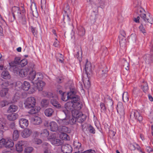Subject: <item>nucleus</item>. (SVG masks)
Here are the masks:
<instances>
[{
    "label": "nucleus",
    "mask_w": 153,
    "mask_h": 153,
    "mask_svg": "<svg viewBox=\"0 0 153 153\" xmlns=\"http://www.w3.org/2000/svg\"><path fill=\"white\" fill-rule=\"evenodd\" d=\"M36 102V100L34 97H29L26 99L24 103L25 108L27 109H31L29 112L30 114H36L40 109L39 108L36 109L35 107Z\"/></svg>",
    "instance_id": "nucleus-1"
},
{
    "label": "nucleus",
    "mask_w": 153,
    "mask_h": 153,
    "mask_svg": "<svg viewBox=\"0 0 153 153\" xmlns=\"http://www.w3.org/2000/svg\"><path fill=\"white\" fill-rule=\"evenodd\" d=\"M69 84H71L69 88L71 91V93H68L69 96H68V97H70V100H71V102H72L73 103H76L79 101V97L78 95H76L75 89L72 82H70Z\"/></svg>",
    "instance_id": "nucleus-2"
},
{
    "label": "nucleus",
    "mask_w": 153,
    "mask_h": 153,
    "mask_svg": "<svg viewBox=\"0 0 153 153\" xmlns=\"http://www.w3.org/2000/svg\"><path fill=\"white\" fill-rule=\"evenodd\" d=\"M72 115L76 118L77 121L82 123L85 120L86 116L82 114L81 112H79L78 110H75L72 112Z\"/></svg>",
    "instance_id": "nucleus-3"
},
{
    "label": "nucleus",
    "mask_w": 153,
    "mask_h": 153,
    "mask_svg": "<svg viewBox=\"0 0 153 153\" xmlns=\"http://www.w3.org/2000/svg\"><path fill=\"white\" fill-rule=\"evenodd\" d=\"M64 107L66 109V110H63L62 112L64 114L65 117L66 116L67 113L68 111H71L72 112L75 111L74 110V104L71 101L67 102L64 105Z\"/></svg>",
    "instance_id": "nucleus-4"
},
{
    "label": "nucleus",
    "mask_w": 153,
    "mask_h": 153,
    "mask_svg": "<svg viewBox=\"0 0 153 153\" xmlns=\"http://www.w3.org/2000/svg\"><path fill=\"white\" fill-rule=\"evenodd\" d=\"M150 46L151 48L150 54L146 55L145 57L146 62L148 64L153 63V41L151 42Z\"/></svg>",
    "instance_id": "nucleus-5"
},
{
    "label": "nucleus",
    "mask_w": 153,
    "mask_h": 153,
    "mask_svg": "<svg viewBox=\"0 0 153 153\" xmlns=\"http://www.w3.org/2000/svg\"><path fill=\"white\" fill-rule=\"evenodd\" d=\"M130 117L133 120L136 119L140 122L143 120L142 117L140 115L139 113L137 111H132L130 114Z\"/></svg>",
    "instance_id": "nucleus-6"
},
{
    "label": "nucleus",
    "mask_w": 153,
    "mask_h": 153,
    "mask_svg": "<svg viewBox=\"0 0 153 153\" xmlns=\"http://www.w3.org/2000/svg\"><path fill=\"white\" fill-rule=\"evenodd\" d=\"M19 8L18 7L14 6L12 8V13L13 18V21H14L18 16L20 15L21 13L20 11Z\"/></svg>",
    "instance_id": "nucleus-7"
},
{
    "label": "nucleus",
    "mask_w": 153,
    "mask_h": 153,
    "mask_svg": "<svg viewBox=\"0 0 153 153\" xmlns=\"http://www.w3.org/2000/svg\"><path fill=\"white\" fill-rule=\"evenodd\" d=\"M86 62L85 65V71L88 77H89V75L92 73V70L91 68V65L90 62L86 59Z\"/></svg>",
    "instance_id": "nucleus-8"
},
{
    "label": "nucleus",
    "mask_w": 153,
    "mask_h": 153,
    "mask_svg": "<svg viewBox=\"0 0 153 153\" xmlns=\"http://www.w3.org/2000/svg\"><path fill=\"white\" fill-rule=\"evenodd\" d=\"M9 65L10 70L12 71L15 74L18 75L20 73V70L22 69L19 65H14L13 63H9Z\"/></svg>",
    "instance_id": "nucleus-9"
},
{
    "label": "nucleus",
    "mask_w": 153,
    "mask_h": 153,
    "mask_svg": "<svg viewBox=\"0 0 153 153\" xmlns=\"http://www.w3.org/2000/svg\"><path fill=\"white\" fill-rule=\"evenodd\" d=\"M140 16L143 19V21L146 23H149L152 24L153 23V20L152 18L149 15H146L145 14H140Z\"/></svg>",
    "instance_id": "nucleus-10"
},
{
    "label": "nucleus",
    "mask_w": 153,
    "mask_h": 153,
    "mask_svg": "<svg viewBox=\"0 0 153 153\" xmlns=\"http://www.w3.org/2000/svg\"><path fill=\"white\" fill-rule=\"evenodd\" d=\"M117 112L122 117H124L125 112L124 108L123 103L120 102H118L117 108Z\"/></svg>",
    "instance_id": "nucleus-11"
},
{
    "label": "nucleus",
    "mask_w": 153,
    "mask_h": 153,
    "mask_svg": "<svg viewBox=\"0 0 153 153\" xmlns=\"http://www.w3.org/2000/svg\"><path fill=\"white\" fill-rule=\"evenodd\" d=\"M57 96H55L54 97L51 99L50 102L56 108L58 109L61 108L62 106L57 101Z\"/></svg>",
    "instance_id": "nucleus-12"
},
{
    "label": "nucleus",
    "mask_w": 153,
    "mask_h": 153,
    "mask_svg": "<svg viewBox=\"0 0 153 153\" xmlns=\"http://www.w3.org/2000/svg\"><path fill=\"white\" fill-rule=\"evenodd\" d=\"M8 129L7 124L6 120L3 118H0V130L2 132H4Z\"/></svg>",
    "instance_id": "nucleus-13"
},
{
    "label": "nucleus",
    "mask_w": 153,
    "mask_h": 153,
    "mask_svg": "<svg viewBox=\"0 0 153 153\" xmlns=\"http://www.w3.org/2000/svg\"><path fill=\"white\" fill-rule=\"evenodd\" d=\"M61 149L64 153H71L72 149L71 146L68 144H64L61 146Z\"/></svg>",
    "instance_id": "nucleus-14"
},
{
    "label": "nucleus",
    "mask_w": 153,
    "mask_h": 153,
    "mask_svg": "<svg viewBox=\"0 0 153 153\" xmlns=\"http://www.w3.org/2000/svg\"><path fill=\"white\" fill-rule=\"evenodd\" d=\"M55 134H53L52 136H51V138H50L52 143L57 146L62 145V143L61 142L60 140L57 139L55 137Z\"/></svg>",
    "instance_id": "nucleus-15"
},
{
    "label": "nucleus",
    "mask_w": 153,
    "mask_h": 153,
    "mask_svg": "<svg viewBox=\"0 0 153 153\" xmlns=\"http://www.w3.org/2000/svg\"><path fill=\"white\" fill-rule=\"evenodd\" d=\"M32 131L29 128H25L21 133V134L22 137L24 138L29 137L31 134Z\"/></svg>",
    "instance_id": "nucleus-16"
},
{
    "label": "nucleus",
    "mask_w": 153,
    "mask_h": 153,
    "mask_svg": "<svg viewBox=\"0 0 153 153\" xmlns=\"http://www.w3.org/2000/svg\"><path fill=\"white\" fill-rule=\"evenodd\" d=\"M36 72L35 71L32 70L30 72L29 74V79L32 81V82L33 83H36V79H38L39 77H37L36 78V79H35L36 77Z\"/></svg>",
    "instance_id": "nucleus-17"
},
{
    "label": "nucleus",
    "mask_w": 153,
    "mask_h": 153,
    "mask_svg": "<svg viewBox=\"0 0 153 153\" xmlns=\"http://www.w3.org/2000/svg\"><path fill=\"white\" fill-rule=\"evenodd\" d=\"M49 127L50 130L53 132H56L58 130L59 128L57 124L54 121H52L50 123Z\"/></svg>",
    "instance_id": "nucleus-18"
},
{
    "label": "nucleus",
    "mask_w": 153,
    "mask_h": 153,
    "mask_svg": "<svg viewBox=\"0 0 153 153\" xmlns=\"http://www.w3.org/2000/svg\"><path fill=\"white\" fill-rule=\"evenodd\" d=\"M36 83H33V84L35 85H36L37 88L39 91H42L43 88L44 87L45 85V82L41 80H39L38 82L37 80L36 81Z\"/></svg>",
    "instance_id": "nucleus-19"
},
{
    "label": "nucleus",
    "mask_w": 153,
    "mask_h": 153,
    "mask_svg": "<svg viewBox=\"0 0 153 153\" xmlns=\"http://www.w3.org/2000/svg\"><path fill=\"white\" fill-rule=\"evenodd\" d=\"M19 124L21 128H24L28 126V121L26 119L22 118L19 120Z\"/></svg>",
    "instance_id": "nucleus-20"
},
{
    "label": "nucleus",
    "mask_w": 153,
    "mask_h": 153,
    "mask_svg": "<svg viewBox=\"0 0 153 153\" xmlns=\"http://www.w3.org/2000/svg\"><path fill=\"white\" fill-rule=\"evenodd\" d=\"M25 143V142L22 141L18 142L16 146V151L18 152H22L24 147Z\"/></svg>",
    "instance_id": "nucleus-21"
},
{
    "label": "nucleus",
    "mask_w": 153,
    "mask_h": 153,
    "mask_svg": "<svg viewBox=\"0 0 153 153\" xmlns=\"http://www.w3.org/2000/svg\"><path fill=\"white\" fill-rule=\"evenodd\" d=\"M30 10L32 11L33 16L35 17L38 16L37 10L35 4L32 3L31 5Z\"/></svg>",
    "instance_id": "nucleus-22"
},
{
    "label": "nucleus",
    "mask_w": 153,
    "mask_h": 153,
    "mask_svg": "<svg viewBox=\"0 0 153 153\" xmlns=\"http://www.w3.org/2000/svg\"><path fill=\"white\" fill-rule=\"evenodd\" d=\"M31 122L34 125H39L42 123V120L40 117L36 116L31 118Z\"/></svg>",
    "instance_id": "nucleus-23"
},
{
    "label": "nucleus",
    "mask_w": 153,
    "mask_h": 153,
    "mask_svg": "<svg viewBox=\"0 0 153 153\" xmlns=\"http://www.w3.org/2000/svg\"><path fill=\"white\" fill-rule=\"evenodd\" d=\"M29 71V70L28 68L22 69L21 70H20V73L18 75L22 77H25L27 75Z\"/></svg>",
    "instance_id": "nucleus-24"
},
{
    "label": "nucleus",
    "mask_w": 153,
    "mask_h": 153,
    "mask_svg": "<svg viewBox=\"0 0 153 153\" xmlns=\"http://www.w3.org/2000/svg\"><path fill=\"white\" fill-rule=\"evenodd\" d=\"M4 144L5 147L10 148L13 146L14 143L12 140L9 139L5 140V141Z\"/></svg>",
    "instance_id": "nucleus-25"
},
{
    "label": "nucleus",
    "mask_w": 153,
    "mask_h": 153,
    "mask_svg": "<svg viewBox=\"0 0 153 153\" xmlns=\"http://www.w3.org/2000/svg\"><path fill=\"white\" fill-rule=\"evenodd\" d=\"M58 131L61 133H69L71 131L69 128L66 126H59Z\"/></svg>",
    "instance_id": "nucleus-26"
},
{
    "label": "nucleus",
    "mask_w": 153,
    "mask_h": 153,
    "mask_svg": "<svg viewBox=\"0 0 153 153\" xmlns=\"http://www.w3.org/2000/svg\"><path fill=\"white\" fill-rule=\"evenodd\" d=\"M18 117V115L16 113L10 114L7 116V119L10 121H13L17 119Z\"/></svg>",
    "instance_id": "nucleus-27"
},
{
    "label": "nucleus",
    "mask_w": 153,
    "mask_h": 153,
    "mask_svg": "<svg viewBox=\"0 0 153 153\" xmlns=\"http://www.w3.org/2000/svg\"><path fill=\"white\" fill-rule=\"evenodd\" d=\"M54 112L53 109L51 108H48L45 110V115L48 117H51Z\"/></svg>",
    "instance_id": "nucleus-28"
},
{
    "label": "nucleus",
    "mask_w": 153,
    "mask_h": 153,
    "mask_svg": "<svg viewBox=\"0 0 153 153\" xmlns=\"http://www.w3.org/2000/svg\"><path fill=\"white\" fill-rule=\"evenodd\" d=\"M11 84L7 80H5L1 79H0V85H1L3 88L4 87L8 86Z\"/></svg>",
    "instance_id": "nucleus-29"
},
{
    "label": "nucleus",
    "mask_w": 153,
    "mask_h": 153,
    "mask_svg": "<svg viewBox=\"0 0 153 153\" xmlns=\"http://www.w3.org/2000/svg\"><path fill=\"white\" fill-rule=\"evenodd\" d=\"M105 102L108 109L112 110L113 109V107L112 106L113 102L112 100L108 98L106 100Z\"/></svg>",
    "instance_id": "nucleus-30"
},
{
    "label": "nucleus",
    "mask_w": 153,
    "mask_h": 153,
    "mask_svg": "<svg viewBox=\"0 0 153 153\" xmlns=\"http://www.w3.org/2000/svg\"><path fill=\"white\" fill-rule=\"evenodd\" d=\"M17 18L19 20V22L21 23L22 24L25 25L26 23V18L25 15L24 14H20L19 16H18Z\"/></svg>",
    "instance_id": "nucleus-31"
},
{
    "label": "nucleus",
    "mask_w": 153,
    "mask_h": 153,
    "mask_svg": "<svg viewBox=\"0 0 153 153\" xmlns=\"http://www.w3.org/2000/svg\"><path fill=\"white\" fill-rule=\"evenodd\" d=\"M30 87V85L29 83L26 81H25L23 82L22 85V88L25 91H27Z\"/></svg>",
    "instance_id": "nucleus-32"
},
{
    "label": "nucleus",
    "mask_w": 153,
    "mask_h": 153,
    "mask_svg": "<svg viewBox=\"0 0 153 153\" xmlns=\"http://www.w3.org/2000/svg\"><path fill=\"white\" fill-rule=\"evenodd\" d=\"M18 109L17 106L14 105H12L9 107L7 111L8 113H12L16 111Z\"/></svg>",
    "instance_id": "nucleus-33"
},
{
    "label": "nucleus",
    "mask_w": 153,
    "mask_h": 153,
    "mask_svg": "<svg viewBox=\"0 0 153 153\" xmlns=\"http://www.w3.org/2000/svg\"><path fill=\"white\" fill-rule=\"evenodd\" d=\"M71 93V91L70 90V91L68 92L67 93L65 92H64L62 94V96L61 99L63 101H66L68 100H70V97H68L69 96L68 93Z\"/></svg>",
    "instance_id": "nucleus-34"
},
{
    "label": "nucleus",
    "mask_w": 153,
    "mask_h": 153,
    "mask_svg": "<svg viewBox=\"0 0 153 153\" xmlns=\"http://www.w3.org/2000/svg\"><path fill=\"white\" fill-rule=\"evenodd\" d=\"M1 77L5 79H10V76L9 72L7 71H3L1 73Z\"/></svg>",
    "instance_id": "nucleus-35"
},
{
    "label": "nucleus",
    "mask_w": 153,
    "mask_h": 153,
    "mask_svg": "<svg viewBox=\"0 0 153 153\" xmlns=\"http://www.w3.org/2000/svg\"><path fill=\"white\" fill-rule=\"evenodd\" d=\"M119 39L120 46L122 47H125L126 44V41L125 37L122 36H119Z\"/></svg>",
    "instance_id": "nucleus-36"
},
{
    "label": "nucleus",
    "mask_w": 153,
    "mask_h": 153,
    "mask_svg": "<svg viewBox=\"0 0 153 153\" xmlns=\"http://www.w3.org/2000/svg\"><path fill=\"white\" fill-rule=\"evenodd\" d=\"M137 39L136 35L134 34H131L128 39L129 42L132 43H135Z\"/></svg>",
    "instance_id": "nucleus-37"
},
{
    "label": "nucleus",
    "mask_w": 153,
    "mask_h": 153,
    "mask_svg": "<svg viewBox=\"0 0 153 153\" xmlns=\"http://www.w3.org/2000/svg\"><path fill=\"white\" fill-rule=\"evenodd\" d=\"M66 117H65V118L63 119H59L57 120L58 123L60 125H67L69 123L68 121L66 119H65Z\"/></svg>",
    "instance_id": "nucleus-38"
},
{
    "label": "nucleus",
    "mask_w": 153,
    "mask_h": 153,
    "mask_svg": "<svg viewBox=\"0 0 153 153\" xmlns=\"http://www.w3.org/2000/svg\"><path fill=\"white\" fill-rule=\"evenodd\" d=\"M78 34L80 36H83L85 33V31L84 28L82 27H79L78 28Z\"/></svg>",
    "instance_id": "nucleus-39"
},
{
    "label": "nucleus",
    "mask_w": 153,
    "mask_h": 153,
    "mask_svg": "<svg viewBox=\"0 0 153 153\" xmlns=\"http://www.w3.org/2000/svg\"><path fill=\"white\" fill-rule=\"evenodd\" d=\"M8 88H2L0 92V95L1 97H4L8 93Z\"/></svg>",
    "instance_id": "nucleus-40"
},
{
    "label": "nucleus",
    "mask_w": 153,
    "mask_h": 153,
    "mask_svg": "<svg viewBox=\"0 0 153 153\" xmlns=\"http://www.w3.org/2000/svg\"><path fill=\"white\" fill-rule=\"evenodd\" d=\"M19 133L17 130H15L13 132V137L14 140L16 141L19 137Z\"/></svg>",
    "instance_id": "nucleus-41"
},
{
    "label": "nucleus",
    "mask_w": 153,
    "mask_h": 153,
    "mask_svg": "<svg viewBox=\"0 0 153 153\" xmlns=\"http://www.w3.org/2000/svg\"><path fill=\"white\" fill-rule=\"evenodd\" d=\"M49 102L48 100L43 99L41 102V104L42 107H47L49 104Z\"/></svg>",
    "instance_id": "nucleus-42"
},
{
    "label": "nucleus",
    "mask_w": 153,
    "mask_h": 153,
    "mask_svg": "<svg viewBox=\"0 0 153 153\" xmlns=\"http://www.w3.org/2000/svg\"><path fill=\"white\" fill-rule=\"evenodd\" d=\"M70 13H64L63 14V21L65 23L69 22L70 20L68 16Z\"/></svg>",
    "instance_id": "nucleus-43"
},
{
    "label": "nucleus",
    "mask_w": 153,
    "mask_h": 153,
    "mask_svg": "<svg viewBox=\"0 0 153 153\" xmlns=\"http://www.w3.org/2000/svg\"><path fill=\"white\" fill-rule=\"evenodd\" d=\"M60 135V138L62 140H68L69 137L65 133H61Z\"/></svg>",
    "instance_id": "nucleus-44"
},
{
    "label": "nucleus",
    "mask_w": 153,
    "mask_h": 153,
    "mask_svg": "<svg viewBox=\"0 0 153 153\" xmlns=\"http://www.w3.org/2000/svg\"><path fill=\"white\" fill-rule=\"evenodd\" d=\"M73 104L74 108H75L76 109L78 110H79L81 108L82 105V104L80 103L79 101Z\"/></svg>",
    "instance_id": "nucleus-45"
},
{
    "label": "nucleus",
    "mask_w": 153,
    "mask_h": 153,
    "mask_svg": "<svg viewBox=\"0 0 153 153\" xmlns=\"http://www.w3.org/2000/svg\"><path fill=\"white\" fill-rule=\"evenodd\" d=\"M123 100L124 102H126L128 100V96L127 92H124L123 94Z\"/></svg>",
    "instance_id": "nucleus-46"
},
{
    "label": "nucleus",
    "mask_w": 153,
    "mask_h": 153,
    "mask_svg": "<svg viewBox=\"0 0 153 153\" xmlns=\"http://www.w3.org/2000/svg\"><path fill=\"white\" fill-rule=\"evenodd\" d=\"M63 9L64 13H70L69 6L68 4H65L64 5Z\"/></svg>",
    "instance_id": "nucleus-47"
},
{
    "label": "nucleus",
    "mask_w": 153,
    "mask_h": 153,
    "mask_svg": "<svg viewBox=\"0 0 153 153\" xmlns=\"http://www.w3.org/2000/svg\"><path fill=\"white\" fill-rule=\"evenodd\" d=\"M41 135L42 137H47L49 135V132L47 129H44L41 131Z\"/></svg>",
    "instance_id": "nucleus-48"
},
{
    "label": "nucleus",
    "mask_w": 153,
    "mask_h": 153,
    "mask_svg": "<svg viewBox=\"0 0 153 153\" xmlns=\"http://www.w3.org/2000/svg\"><path fill=\"white\" fill-rule=\"evenodd\" d=\"M20 59L19 57H16L15 58L13 62L10 63H13L14 65H19V62L20 61Z\"/></svg>",
    "instance_id": "nucleus-49"
},
{
    "label": "nucleus",
    "mask_w": 153,
    "mask_h": 153,
    "mask_svg": "<svg viewBox=\"0 0 153 153\" xmlns=\"http://www.w3.org/2000/svg\"><path fill=\"white\" fill-rule=\"evenodd\" d=\"M143 82L144 83V85H143V86L142 85V89L143 90L144 92L146 93L148 90V84L146 82H145L143 81Z\"/></svg>",
    "instance_id": "nucleus-50"
},
{
    "label": "nucleus",
    "mask_w": 153,
    "mask_h": 153,
    "mask_svg": "<svg viewBox=\"0 0 153 153\" xmlns=\"http://www.w3.org/2000/svg\"><path fill=\"white\" fill-rule=\"evenodd\" d=\"M27 64V61L26 59H23L19 62V66L23 67L26 65Z\"/></svg>",
    "instance_id": "nucleus-51"
},
{
    "label": "nucleus",
    "mask_w": 153,
    "mask_h": 153,
    "mask_svg": "<svg viewBox=\"0 0 153 153\" xmlns=\"http://www.w3.org/2000/svg\"><path fill=\"white\" fill-rule=\"evenodd\" d=\"M41 7L44 11L47 8V6L46 4L45 0H41Z\"/></svg>",
    "instance_id": "nucleus-52"
},
{
    "label": "nucleus",
    "mask_w": 153,
    "mask_h": 153,
    "mask_svg": "<svg viewBox=\"0 0 153 153\" xmlns=\"http://www.w3.org/2000/svg\"><path fill=\"white\" fill-rule=\"evenodd\" d=\"M33 150V149L31 147H27L24 151V153H31Z\"/></svg>",
    "instance_id": "nucleus-53"
},
{
    "label": "nucleus",
    "mask_w": 153,
    "mask_h": 153,
    "mask_svg": "<svg viewBox=\"0 0 153 153\" xmlns=\"http://www.w3.org/2000/svg\"><path fill=\"white\" fill-rule=\"evenodd\" d=\"M139 29L140 32L142 33L144 35H145V33H146V30L142 24H141L139 26Z\"/></svg>",
    "instance_id": "nucleus-54"
},
{
    "label": "nucleus",
    "mask_w": 153,
    "mask_h": 153,
    "mask_svg": "<svg viewBox=\"0 0 153 153\" xmlns=\"http://www.w3.org/2000/svg\"><path fill=\"white\" fill-rule=\"evenodd\" d=\"M135 150L136 149L142 153H145L143 151L140 146L137 144L135 143Z\"/></svg>",
    "instance_id": "nucleus-55"
},
{
    "label": "nucleus",
    "mask_w": 153,
    "mask_h": 153,
    "mask_svg": "<svg viewBox=\"0 0 153 153\" xmlns=\"http://www.w3.org/2000/svg\"><path fill=\"white\" fill-rule=\"evenodd\" d=\"M76 121V118L75 117H74L72 116V118L69 120V123L73 125L75 123Z\"/></svg>",
    "instance_id": "nucleus-56"
},
{
    "label": "nucleus",
    "mask_w": 153,
    "mask_h": 153,
    "mask_svg": "<svg viewBox=\"0 0 153 153\" xmlns=\"http://www.w3.org/2000/svg\"><path fill=\"white\" fill-rule=\"evenodd\" d=\"M74 145L75 149H77L79 150L81 149V144L79 142L75 143L74 142Z\"/></svg>",
    "instance_id": "nucleus-57"
},
{
    "label": "nucleus",
    "mask_w": 153,
    "mask_h": 153,
    "mask_svg": "<svg viewBox=\"0 0 153 153\" xmlns=\"http://www.w3.org/2000/svg\"><path fill=\"white\" fill-rule=\"evenodd\" d=\"M8 104L7 102L5 100H3L0 102V107L2 108Z\"/></svg>",
    "instance_id": "nucleus-58"
},
{
    "label": "nucleus",
    "mask_w": 153,
    "mask_h": 153,
    "mask_svg": "<svg viewBox=\"0 0 153 153\" xmlns=\"http://www.w3.org/2000/svg\"><path fill=\"white\" fill-rule=\"evenodd\" d=\"M137 13L140 16V14H145V11L143 8H139L138 9Z\"/></svg>",
    "instance_id": "nucleus-59"
},
{
    "label": "nucleus",
    "mask_w": 153,
    "mask_h": 153,
    "mask_svg": "<svg viewBox=\"0 0 153 153\" xmlns=\"http://www.w3.org/2000/svg\"><path fill=\"white\" fill-rule=\"evenodd\" d=\"M100 105L101 109V111L102 112H105L106 111V107L104 104L101 102Z\"/></svg>",
    "instance_id": "nucleus-60"
},
{
    "label": "nucleus",
    "mask_w": 153,
    "mask_h": 153,
    "mask_svg": "<svg viewBox=\"0 0 153 153\" xmlns=\"http://www.w3.org/2000/svg\"><path fill=\"white\" fill-rule=\"evenodd\" d=\"M58 56H60V58H57V60L61 63H63V59L62 55L61 54H58Z\"/></svg>",
    "instance_id": "nucleus-61"
},
{
    "label": "nucleus",
    "mask_w": 153,
    "mask_h": 153,
    "mask_svg": "<svg viewBox=\"0 0 153 153\" xmlns=\"http://www.w3.org/2000/svg\"><path fill=\"white\" fill-rule=\"evenodd\" d=\"M34 143L35 144L39 145L42 143V141L40 139L36 138L34 139Z\"/></svg>",
    "instance_id": "nucleus-62"
},
{
    "label": "nucleus",
    "mask_w": 153,
    "mask_h": 153,
    "mask_svg": "<svg viewBox=\"0 0 153 153\" xmlns=\"http://www.w3.org/2000/svg\"><path fill=\"white\" fill-rule=\"evenodd\" d=\"M46 96L48 97L51 98L54 97L55 96H53V94L50 92L45 93Z\"/></svg>",
    "instance_id": "nucleus-63"
},
{
    "label": "nucleus",
    "mask_w": 153,
    "mask_h": 153,
    "mask_svg": "<svg viewBox=\"0 0 153 153\" xmlns=\"http://www.w3.org/2000/svg\"><path fill=\"white\" fill-rule=\"evenodd\" d=\"M84 86L87 88H89L90 86V83L89 80H87L86 82L85 81L84 82Z\"/></svg>",
    "instance_id": "nucleus-64"
}]
</instances>
